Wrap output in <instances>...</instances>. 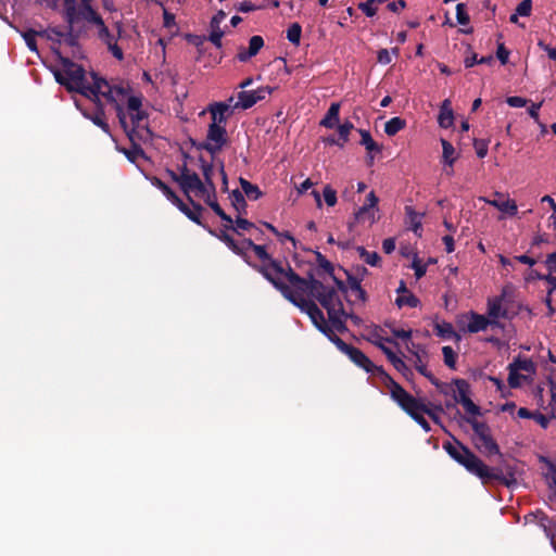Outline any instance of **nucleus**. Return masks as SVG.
I'll return each mask as SVG.
<instances>
[{
  "mask_svg": "<svg viewBox=\"0 0 556 556\" xmlns=\"http://www.w3.org/2000/svg\"><path fill=\"white\" fill-rule=\"evenodd\" d=\"M375 0H367L366 2L358 3V9L367 16L372 17L377 13V8L374 7Z\"/></svg>",
  "mask_w": 556,
  "mask_h": 556,
  "instance_id": "obj_62",
  "label": "nucleus"
},
{
  "mask_svg": "<svg viewBox=\"0 0 556 556\" xmlns=\"http://www.w3.org/2000/svg\"><path fill=\"white\" fill-rule=\"evenodd\" d=\"M227 142L228 136L225 126L211 123L207 129L206 141L199 143L197 148L207 151L214 157Z\"/></svg>",
  "mask_w": 556,
  "mask_h": 556,
  "instance_id": "obj_8",
  "label": "nucleus"
},
{
  "mask_svg": "<svg viewBox=\"0 0 556 556\" xmlns=\"http://www.w3.org/2000/svg\"><path fill=\"white\" fill-rule=\"evenodd\" d=\"M96 104V110L92 112H89L87 110L83 111V114L86 118L90 119L94 125L100 127L105 134L110 135V126L105 122V114L103 104L100 100V97L98 99L93 97H89Z\"/></svg>",
  "mask_w": 556,
  "mask_h": 556,
  "instance_id": "obj_18",
  "label": "nucleus"
},
{
  "mask_svg": "<svg viewBox=\"0 0 556 556\" xmlns=\"http://www.w3.org/2000/svg\"><path fill=\"white\" fill-rule=\"evenodd\" d=\"M388 361L407 380L410 379V377H413L414 374L412 369L395 353H388Z\"/></svg>",
  "mask_w": 556,
  "mask_h": 556,
  "instance_id": "obj_36",
  "label": "nucleus"
},
{
  "mask_svg": "<svg viewBox=\"0 0 556 556\" xmlns=\"http://www.w3.org/2000/svg\"><path fill=\"white\" fill-rule=\"evenodd\" d=\"M39 36V30L28 29L23 33V38L30 51L38 52L36 37Z\"/></svg>",
  "mask_w": 556,
  "mask_h": 556,
  "instance_id": "obj_56",
  "label": "nucleus"
},
{
  "mask_svg": "<svg viewBox=\"0 0 556 556\" xmlns=\"http://www.w3.org/2000/svg\"><path fill=\"white\" fill-rule=\"evenodd\" d=\"M405 213L409 218L410 229L420 237V231L422 229L421 215L418 214L412 206H405Z\"/></svg>",
  "mask_w": 556,
  "mask_h": 556,
  "instance_id": "obj_42",
  "label": "nucleus"
},
{
  "mask_svg": "<svg viewBox=\"0 0 556 556\" xmlns=\"http://www.w3.org/2000/svg\"><path fill=\"white\" fill-rule=\"evenodd\" d=\"M243 245V251L247 254V250L251 249L254 251L255 255L262 261H268L269 265L274 258L267 253L266 248L264 245L255 244L252 239H243L240 243Z\"/></svg>",
  "mask_w": 556,
  "mask_h": 556,
  "instance_id": "obj_31",
  "label": "nucleus"
},
{
  "mask_svg": "<svg viewBox=\"0 0 556 556\" xmlns=\"http://www.w3.org/2000/svg\"><path fill=\"white\" fill-rule=\"evenodd\" d=\"M316 261L319 267L325 270L333 280L339 291L342 293H346L345 282L339 278H337L333 274L334 266L330 263L320 252L315 251Z\"/></svg>",
  "mask_w": 556,
  "mask_h": 556,
  "instance_id": "obj_23",
  "label": "nucleus"
},
{
  "mask_svg": "<svg viewBox=\"0 0 556 556\" xmlns=\"http://www.w3.org/2000/svg\"><path fill=\"white\" fill-rule=\"evenodd\" d=\"M200 168L202 170L203 180L201 179L200 188H192V191H198L200 193L216 192V186L213 181L214 175V165L212 162H207L202 155L199 157Z\"/></svg>",
  "mask_w": 556,
  "mask_h": 556,
  "instance_id": "obj_15",
  "label": "nucleus"
},
{
  "mask_svg": "<svg viewBox=\"0 0 556 556\" xmlns=\"http://www.w3.org/2000/svg\"><path fill=\"white\" fill-rule=\"evenodd\" d=\"M532 516L536 519L538 525L543 530L544 534L549 540L552 547L556 552V522L542 510H536Z\"/></svg>",
  "mask_w": 556,
  "mask_h": 556,
  "instance_id": "obj_16",
  "label": "nucleus"
},
{
  "mask_svg": "<svg viewBox=\"0 0 556 556\" xmlns=\"http://www.w3.org/2000/svg\"><path fill=\"white\" fill-rule=\"evenodd\" d=\"M442 354L444 358V364L448 368L455 369L457 358V354L455 353V351L451 346L445 345L442 348Z\"/></svg>",
  "mask_w": 556,
  "mask_h": 556,
  "instance_id": "obj_57",
  "label": "nucleus"
},
{
  "mask_svg": "<svg viewBox=\"0 0 556 556\" xmlns=\"http://www.w3.org/2000/svg\"><path fill=\"white\" fill-rule=\"evenodd\" d=\"M467 421L472 427V430L475 432V439L479 440L480 438L485 437L491 433V429L485 422L478 421L475 418H468Z\"/></svg>",
  "mask_w": 556,
  "mask_h": 556,
  "instance_id": "obj_47",
  "label": "nucleus"
},
{
  "mask_svg": "<svg viewBox=\"0 0 556 556\" xmlns=\"http://www.w3.org/2000/svg\"><path fill=\"white\" fill-rule=\"evenodd\" d=\"M394 402L409 415L426 432L431 430L430 424L424 417V403L407 391Z\"/></svg>",
  "mask_w": 556,
  "mask_h": 556,
  "instance_id": "obj_9",
  "label": "nucleus"
},
{
  "mask_svg": "<svg viewBox=\"0 0 556 556\" xmlns=\"http://www.w3.org/2000/svg\"><path fill=\"white\" fill-rule=\"evenodd\" d=\"M178 170L179 173H176L173 169H167L166 173L173 181L179 185V188L186 197H189L192 193V188H200L202 186L200 176L195 172L191 170L186 163L179 166Z\"/></svg>",
  "mask_w": 556,
  "mask_h": 556,
  "instance_id": "obj_10",
  "label": "nucleus"
},
{
  "mask_svg": "<svg viewBox=\"0 0 556 556\" xmlns=\"http://www.w3.org/2000/svg\"><path fill=\"white\" fill-rule=\"evenodd\" d=\"M253 268L261 273L293 305L300 303L299 299L306 300L305 294L312 296L316 289L324 288V283L313 274L303 278L290 266L288 270H285L279 261H273L269 265H253Z\"/></svg>",
  "mask_w": 556,
  "mask_h": 556,
  "instance_id": "obj_1",
  "label": "nucleus"
},
{
  "mask_svg": "<svg viewBox=\"0 0 556 556\" xmlns=\"http://www.w3.org/2000/svg\"><path fill=\"white\" fill-rule=\"evenodd\" d=\"M419 299L412 292L399 295L395 300V304L401 308L403 306L417 307L419 305Z\"/></svg>",
  "mask_w": 556,
  "mask_h": 556,
  "instance_id": "obj_49",
  "label": "nucleus"
},
{
  "mask_svg": "<svg viewBox=\"0 0 556 556\" xmlns=\"http://www.w3.org/2000/svg\"><path fill=\"white\" fill-rule=\"evenodd\" d=\"M379 330H381L380 328H376L370 338L368 339L374 345H376L377 348H379L381 350V352L386 355V357L388 358V353H394L389 346L386 345V343H391V344H394L396 346H399V343L396 341H394L392 338H384L382 337L380 333H379Z\"/></svg>",
  "mask_w": 556,
  "mask_h": 556,
  "instance_id": "obj_28",
  "label": "nucleus"
},
{
  "mask_svg": "<svg viewBox=\"0 0 556 556\" xmlns=\"http://www.w3.org/2000/svg\"><path fill=\"white\" fill-rule=\"evenodd\" d=\"M493 62H494V59L492 55L481 56L479 59L477 53H472L470 56H467L464 61L465 67H467V68L472 67L476 64L491 65Z\"/></svg>",
  "mask_w": 556,
  "mask_h": 556,
  "instance_id": "obj_51",
  "label": "nucleus"
},
{
  "mask_svg": "<svg viewBox=\"0 0 556 556\" xmlns=\"http://www.w3.org/2000/svg\"><path fill=\"white\" fill-rule=\"evenodd\" d=\"M504 296L505 293L503 292L501 295L488 300V316L491 320L498 318L513 319L517 314V312H511L508 307L503 306Z\"/></svg>",
  "mask_w": 556,
  "mask_h": 556,
  "instance_id": "obj_14",
  "label": "nucleus"
},
{
  "mask_svg": "<svg viewBox=\"0 0 556 556\" xmlns=\"http://www.w3.org/2000/svg\"><path fill=\"white\" fill-rule=\"evenodd\" d=\"M225 228L231 229V231L236 232L238 236H242L241 231H249L251 229H255L260 233H262V231L258 228H256L252 222L242 218L240 215L235 220L232 219V224L226 223Z\"/></svg>",
  "mask_w": 556,
  "mask_h": 556,
  "instance_id": "obj_30",
  "label": "nucleus"
},
{
  "mask_svg": "<svg viewBox=\"0 0 556 556\" xmlns=\"http://www.w3.org/2000/svg\"><path fill=\"white\" fill-rule=\"evenodd\" d=\"M508 369L516 371L523 370L533 374L535 371V364L529 358H521L520 356H517L511 363H509Z\"/></svg>",
  "mask_w": 556,
  "mask_h": 556,
  "instance_id": "obj_39",
  "label": "nucleus"
},
{
  "mask_svg": "<svg viewBox=\"0 0 556 556\" xmlns=\"http://www.w3.org/2000/svg\"><path fill=\"white\" fill-rule=\"evenodd\" d=\"M147 178L155 188L160 189L163 192V194L167 198V200L170 201L173 204H175L178 201L179 197L175 193V191L159 177L151 176Z\"/></svg>",
  "mask_w": 556,
  "mask_h": 556,
  "instance_id": "obj_33",
  "label": "nucleus"
},
{
  "mask_svg": "<svg viewBox=\"0 0 556 556\" xmlns=\"http://www.w3.org/2000/svg\"><path fill=\"white\" fill-rule=\"evenodd\" d=\"M312 298L316 299L327 311L328 321L332 325L336 331L343 333L348 330L343 320V316L345 315L343 303L334 288L324 285L323 289H316L313 292Z\"/></svg>",
  "mask_w": 556,
  "mask_h": 556,
  "instance_id": "obj_5",
  "label": "nucleus"
},
{
  "mask_svg": "<svg viewBox=\"0 0 556 556\" xmlns=\"http://www.w3.org/2000/svg\"><path fill=\"white\" fill-rule=\"evenodd\" d=\"M441 144H442V150H443L442 151L443 163L445 165H448L452 168L456 161V156H454L455 149L450 141H447L443 138L441 139Z\"/></svg>",
  "mask_w": 556,
  "mask_h": 556,
  "instance_id": "obj_41",
  "label": "nucleus"
},
{
  "mask_svg": "<svg viewBox=\"0 0 556 556\" xmlns=\"http://www.w3.org/2000/svg\"><path fill=\"white\" fill-rule=\"evenodd\" d=\"M376 211H377L376 208H370L364 204L355 213V219L358 223L368 222L371 225L377 220Z\"/></svg>",
  "mask_w": 556,
  "mask_h": 556,
  "instance_id": "obj_40",
  "label": "nucleus"
},
{
  "mask_svg": "<svg viewBox=\"0 0 556 556\" xmlns=\"http://www.w3.org/2000/svg\"><path fill=\"white\" fill-rule=\"evenodd\" d=\"M384 326L390 329L391 333L395 338L403 339V340H408L412 338V330L399 329V328L394 327L392 323H388V321L384 323Z\"/></svg>",
  "mask_w": 556,
  "mask_h": 556,
  "instance_id": "obj_60",
  "label": "nucleus"
},
{
  "mask_svg": "<svg viewBox=\"0 0 556 556\" xmlns=\"http://www.w3.org/2000/svg\"><path fill=\"white\" fill-rule=\"evenodd\" d=\"M361 135V144L365 147L368 153H380L382 146L378 144L366 129H358Z\"/></svg>",
  "mask_w": 556,
  "mask_h": 556,
  "instance_id": "obj_34",
  "label": "nucleus"
},
{
  "mask_svg": "<svg viewBox=\"0 0 556 556\" xmlns=\"http://www.w3.org/2000/svg\"><path fill=\"white\" fill-rule=\"evenodd\" d=\"M456 20L460 25H467L470 21L464 3H458L456 5Z\"/></svg>",
  "mask_w": 556,
  "mask_h": 556,
  "instance_id": "obj_63",
  "label": "nucleus"
},
{
  "mask_svg": "<svg viewBox=\"0 0 556 556\" xmlns=\"http://www.w3.org/2000/svg\"><path fill=\"white\" fill-rule=\"evenodd\" d=\"M454 384L456 387L454 400L457 403H462L463 401L469 399L470 384L465 379H455Z\"/></svg>",
  "mask_w": 556,
  "mask_h": 556,
  "instance_id": "obj_38",
  "label": "nucleus"
},
{
  "mask_svg": "<svg viewBox=\"0 0 556 556\" xmlns=\"http://www.w3.org/2000/svg\"><path fill=\"white\" fill-rule=\"evenodd\" d=\"M64 31L60 29V27H49L47 29L39 30V37L47 38L48 40H56L61 43V37H63Z\"/></svg>",
  "mask_w": 556,
  "mask_h": 556,
  "instance_id": "obj_54",
  "label": "nucleus"
},
{
  "mask_svg": "<svg viewBox=\"0 0 556 556\" xmlns=\"http://www.w3.org/2000/svg\"><path fill=\"white\" fill-rule=\"evenodd\" d=\"M75 23L76 22L67 24V31H64L63 37H61V39H63V41L70 47H78L80 30L74 29Z\"/></svg>",
  "mask_w": 556,
  "mask_h": 556,
  "instance_id": "obj_45",
  "label": "nucleus"
},
{
  "mask_svg": "<svg viewBox=\"0 0 556 556\" xmlns=\"http://www.w3.org/2000/svg\"><path fill=\"white\" fill-rule=\"evenodd\" d=\"M489 141L483 139H475L473 148L476 150L477 156L483 159L488 154Z\"/></svg>",
  "mask_w": 556,
  "mask_h": 556,
  "instance_id": "obj_64",
  "label": "nucleus"
},
{
  "mask_svg": "<svg viewBox=\"0 0 556 556\" xmlns=\"http://www.w3.org/2000/svg\"><path fill=\"white\" fill-rule=\"evenodd\" d=\"M414 356L416 358L415 361V368L416 370L426 377L432 384L439 386V380L427 369L426 365L421 362V357L418 354V352H414Z\"/></svg>",
  "mask_w": 556,
  "mask_h": 556,
  "instance_id": "obj_46",
  "label": "nucleus"
},
{
  "mask_svg": "<svg viewBox=\"0 0 556 556\" xmlns=\"http://www.w3.org/2000/svg\"><path fill=\"white\" fill-rule=\"evenodd\" d=\"M233 101V97L228 99L229 103L226 102H215L210 105V113L212 117V123H217V125H224L227 122L226 113L230 109V103Z\"/></svg>",
  "mask_w": 556,
  "mask_h": 556,
  "instance_id": "obj_22",
  "label": "nucleus"
},
{
  "mask_svg": "<svg viewBox=\"0 0 556 556\" xmlns=\"http://www.w3.org/2000/svg\"><path fill=\"white\" fill-rule=\"evenodd\" d=\"M323 197H324V200L326 202V204L328 206H334L336 203H337V192L336 190L327 185L325 186L324 190H323Z\"/></svg>",
  "mask_w": 556,
  "mask_h": 556,
  "instance_id": "obj_61",
  "label": "nucleus"
},
{
  "mask_svg": "<svg viewBox=\"0 0 556 556\" xmlns=\"http://www.w3.org/2000/svg\"><path fill=\"white\" fill-rule=\"evenodd\" d=\"M98 28V37L108 46L111 42H114L116 39L114 35L111 34L110 29L105 25L104 21L101 20L100 24H96Z\"/></svg>",
  "mask_w": 556,
  "mask_h": 556,
  "instance_id": "obj_52",
  "label": "nucleus"
},
{
  "mask_svg": "<svg viewBox=\"0 0 556 556\" xmlns=\"http://www.w3.org/2000/svg\"><path fill=\"white\" fill-rule=\"evenodd\" d=\"M301 25L299 23H293L287 29V39L293 45H299L301 40Z\"/></svg>",
  "mask_w": 556,
  "mask_h": 556,
  "instance_id": "obj_53",
  "label": "nucleus"
},
{
  "mask_svg": "<svg viewBox=\"0 0 556 556\" xmlns=\"http://www.w3.org/2000/svg\"><path fill=\"white\" fill-rule=\"evenodd\" d=\"M300 303H295L303 313L307 314L313 325L332 342L337 349L343 354L348 351L351 344L344 342L340 337L334 333L332 325L326 320L323 311L317 306L313 300H301Z\"/></svg>",
  "mask_w": 556,
  "mask_h": 556,
  "instance_id": "obj_6",
  "label": "nucleus"
},
{
  "mask_svg": "<svg viewBox=\"0 0 556 556\" xmlns=\"http://www.w3.org/2000/svg\"><path fill=\"white\" fill-rule=\"evenodd\" d=\"M337 127L339 139L345 144L349 141L351 130L354 129V125L350 121H345L342 124H338Z\"/></svg>",
  "mask_w": 556,
  "mask_h": 556,
  "instance_id": "obj_59",
  "label": "nucleus"
},
{
  "mask_svg": "<svg viewBox=\"0 0 556 556\" xmlns=\"http://www.w3.org/2000/svg\"><path fill=\"white\" fill-rule=\"evenodd\" d=\"M366 372L371 374L380 379V381L389 389L391 399L393 401L397 400L401 395H403L406 390L397 383L384 369L382 366H378L371 362V366L366 368Z\"/></svg>",
  "mask_w": 556,
  "mask_h": 556,
  "instance_id": "obj_12",
  "label": "nucleus"
},
{
  "mask_svg": "<svg viewBox=\"0 0 556 556\" xmlns=\"http://www.w3.org/2000/svg\"><path fill=\"white\" fill-rule=\"evenodd\" d=\"M187 199L191 203L192 208H190L180 198L174 205L177 206L178 210L182 212L190 220L202 226L203 228H206V225H204L201 219L203 206L194 202L193 199L191 198V194L187 197Z\"/></svg>",
  "mask_w": 556,
  "mask_h": 556,
  "instance_id": "obj_17",
  "label": "nucleus"
},
{
  "mask_svg": "<svg viewBox=\"0 0 556 556\" xmlns=\"http://www.w3.org/2000/svg\"><path fill=\"white\" fill-rule=\"evenodd\" d=\"M212 236L224 242L229 250H231L235 254L241 256L250 266L253 267L254 264H251L248 260V255L243 251V245H240L229 233L230 229H226L225 225L223 228L215 230L206 226L205 228Z\"/></svg>",
  "mask_w": 556,
  "mask_h": 556,
  "instance_id": "obj_13",
  "label": "nucleus"
},
{
  "mask_svg": "<svg viewBox=\"0 0 556 556\" xmlns=\"http://www.w3.org/2000/svg\"><path fill=\"white\" fill-rule=\"evenodd\" d=\"M406 126V122L401 117H392L384 124V132L388 136H395Z\"/></svg>",
  "mask_w": 556,
  "mask_h": 556,
  "instance_id": "obj_44",
  "label": "nucleus"
},
{
  "mask_svg": "<svg viewBox=\"0 0 556 556\" xmlns=\"http://www.w3.org/2000/svg\"><path fill=\"white\" fill-rule=\"evenodd\" d=\"M438 123L442 128H450L454 124V112L452 109V102L450 99H445L439 111Z\"/></svg>",
  "mask_w": 556,
  "mask_h": 556,
  "instance_id": "obj_25",
  "label": "nucleus"
},
{
  "mask_svg": "<svg viewBox=\"0 0 556 556\" xmlns=\"http://www.w3.org/2000/svg\"><path fill=\"white\" fill-rule=\"evenodd\" d=\"M93 83L88 88L90 96L98 99L102 96L108 102L114 105L118 122L123 128H126V113L122 102L128 96L129 87L123 85H110L108 80L92 73Z\"/></svg>",
  "mask_w": 556,
  "mask_h": 556,
  "instance_id": "obj_3",
  "label": "nucleus"
},
{
  "mask_svg": "<svg viewBox=\"0 0 556 556\" xmlns=\"http://www.w3.org/2000/svg\"><path fill=\"white\" fill-rule=\"evenodd\" d=\"M130 142H131V148L123 149L122 151L130 162H135L139 156L144 155V151L141 148V146H140L141 141H139L138 138H132V140H130Z\"/></svg>",
  "mask_w": 556,
  "mask_h": 556,
  "instance_id": "obj_43",
  "label": "nucleus"
},
{
  "mask_svg": "<svg viewBox=\"0 0 556 556\" xmlns=\"http://www.w3.org/2000/svg\"><path fill=\"white\" fill-rule=\"evenodd\" d=\"M494 195L498 199H493V200L483 199V200L485 201V203L490 204L491 206L496 207L498 211L506 213L510 216H514L517 214L518 207L514 200H511V199L503 200L502 199L503 195L500 192H495Z\"/></svg>",
  "mask_w": 556,
  "mask_h": 556,
  "instance_id": "obj_21",
  "label": "nucleus"
},
{
  "mask_svg": "<svg viewBox=\"0 0 556 556\" xmlns=\"http://www.w3.org/2000/svg\"><path fill=\"white\" fill-rule=\"evenodd\" d=\"M476 447L485 455H501L498 444L492 438V434H488L485 437L475 439Z\"/></svg>",
  "mask_w": 556,
  "mask_h": 556,
  "instance_id": "obj_26",
  "label": "nucleus"
},
{
  "mask_svg": "<svg viewBox=\"0 0 556 556\" xmlns=\"http://www.w3.org/2000/svg\"><path fill=\"white\" fill-rule=\"evenodd\" d=\"M64 3V20L67 24L77 22V7L76 0H63Z\"/></svg>",
  "mask_w": 556,
  "mask_h": 556,
  "instance_id": "obj_48",
  "label": "nucleus"
},
{
  "mask_svg": "<svg viewBox=\"0 0 556 556\" xmlns=\"http://www.w3.org/2000/svg\"><path fill=\"white\" fill-rule=\"evenodd\" d=\"M63 72H55V80L70 91H78L86 97H91L88 88L91 85L86 84V72L84 67L76 64L68 58H60Z\"/></svg>",
  "mask_w": 556,
  "mask_h": 556,
  "instance_id": "obj_7",
  "label": "nucleus"
},
{
  "mask_svg": "<svg viewBox=\"0 0 556 556\" xmlns=\"http://www.w3.org/2000/svg\"><path fill=\"white\" fill-rule=\"evenodd\" d=\"M443 448L451 458L465 467L468 472L481 479L483 483L498 481L508 488L517 483L515 465L511 463L504 462L502 465L491 468L486 466L469 447L456 439H454V442H444Z\"/></svg>",
  "mask_w": 556,
  "mask_h": 556,
  "instance_id": "obj_2",
  "label": "nucleus"
},
{
  "mask_svg": "<svg viewBox=\"0 0 556 556\" xmlns=\"http://www.w3.org/2000/svg\"><path fill=\"white\" fill-rule=\"evenodd\" d=\"M359 257L370 266H377L380 262V256L377 252H369L364 247H357Z\"/></svg>",
  "mask_w": 556,
  "mask_h": 556,
  "instance_id": "obj_50",
  "label": "nucleus"
},
{
  "mask_svg": "<svg viewBox=\"0 0 556 556\" xmlns=\"http://www.w3.org/2000/svg\"><path fill=\"white\" fill-rule=\"evenodd\" d=\"M339 115H340V103L333 102L330 104L326 115L319 122V125L332 129L339 124Z\"/></svg>",
  "mask_w": 556,
  "mask_h": 556,
  "instance_id": "obj_27",
  "label": "nucleus"
},
{
  "mask_svg": "<svg viewBox=\"0 0 556 556\" xmlns=\"http://www.w3.org/2000/svg\"><path fill=\"white\" fill-rule=\"evenodd\" d=\"M226 13L223 10H219L211 20V34L208 40L216 47L222 48V38L224 36V31L220 28L222 22L225 20Z\"/></svg>",
  "mask_w": 556,
  "mask_h": 556,
  "instance_id": "obj_20",
  "label": "nucleus"
},
{
  "mask_svg": "<svg viewBox=\"0 0 556 556\" xmlns=\"http://www.w3.org/2000/svg\"><path fill=\"white\" fill-rule=\"evenodd\" d=\"M264 47V39L262 36L254 35L249 40V53L253 54L254 56L261 51V49Z\"/></svg>",
  "mask_w": 556,
  "mask_h": 556,
  "instance_id": "obj_58",
  "label": "nucleus"
},
{
  "mask_svg": "<svg viewBox=\"0 0 556 556\" xmlns=\"http://www.w3.org/2000/svg\"><path fill=\"white\" fill-rule=\"evenodd\" d=\"M346 274V292L350 290L352 293L355 294L356 300L361 301L363 304H365L368 300L367 292L363 289L361 282L362 279H359L356 276L351 275L349 271L344 270Z\"/></svg>",
  "mask_w": 556,
  "mask_h": 556,
  "instance_id": "obj_24",
  "label": "nucleus"
},
{
  "mask_svg": "<svg viewBox=\"0 0 556 556\" xmlns=\"http://www.w3.org/2000/svg\"><path fill=\"white\" fill-rule=\"evenodd\" d=\"M80 18L93 25L100 24L101 20H103L102 16L92 7V4L79 5V8L77 9V22Z\"/></svg>",
  "mask_w": 556,
  "mask_h": 556,
  "instance_id": "obj_29",
  "label": "nucleus"
},
{
  "mask_svg": "<svg viewBox=\"0 0 556 556\" xmlns=\"http://www.w3.org/2000/svg\"><path fill=\"white\" fill-rule=\"evenodd\" d=\"M437 334L444 339H451L452 337L456 336L453 325L450 323H442L435 325Z\"/></svg>",
  "mask_w": 556,
  "mask_h": 556,
  "instance_id": "obj_55",
  "label": "nucleus"
},
{
  "mask_svg": "<svg viewBox=\"0 0 556 556\" xmlns=\"http://www.w3.org/2000/svg\"><path fill=\"white\" fill-rule=\"evenodd\" d=\"M229 200L233 208L239 215L247 214V201L244 194L239 189H235L229 193Z\"/></svg>",
  "mask_w": 556,
  "mask_h": 556,
  "instance_id": "obj_35",
  "label": "nucleus"
},
{
  "mask_svg": "<svg viewBox=\"0 0 556 556\" xmlns=\"http://www.w3.org/2000/svg\"><path fill=\"white\" fill-rule=\"evenodd\" d=\"M271 92L273 88L269 86L260 87L256 90H241L237 96L238 101L233 104L232 109L248 110L257 102L263 101Z\"/></svg>",
  "mask_w": 556,
  "mask_h": 556,
  "instance_id": "obj_11",
  "label": "nucleus"
},
{
  "mask_svg": "<svg viewBox=\"0 0 556 556\" xmlns=\"http://www.w3.org/2000/svg\"><path fill=\"white\" fill-rule=\"evenodd\" d=\"M469 323L467 325V330L470 333H477L480 331H484L488 326H496L500 327L501 324L497 320H491L484 315L478 314L476 312H470L468 314Z\"/></svg>",
  "mask_w": 556,
  "mask_h": 556,
  "instance_id": "obj_19",
  "label": "nucleus"
},
{
  "mask_svg": "<svg viewBox=\"0 0 556 556\" xmlns=\"http://www.w3.org/2000/svg\"><path fill=\"white\" fill-rule=\"evenodd\" d=\"M344 354L365 371L368 366H371V361L359 349L353 345H351Z\"/></svg>",
  "mask_w": 556,
  "mask_h": 556,
  "instance_id": "obj_32",
  "label": "nucleus"
},
{
  "mask_svg": "<svg viewBox=\"0 0 556 556\" xmlns=\"http://www.w3.org/2000/svg\"><path fill=\"white\" fill-rule=\"evenodd\" d=\"M142 98L130 96L127 99V110L129 113L131 127L126 123V128H123L129 140L138 138L143 143L152 140L153 134L148 125V114L141 110Z\"/></svg>",
  "mask_w": 556,
  "mask_h": 556,
  "instance_id": "obj_4",
  "label": "nucleus"
},
{
  "mask_svg": "<svg viewBox=\"0 0 556 556\" xmlns=\"http://www.w3.org/2000/svg\"><path fill=\"white\" fill-rule=\"evenodd\" d=\"M239 182L243 194L247 195L250 200L255 201L262 197L263 193L256 185L242 177L239 178Z\"/></svg>",
  "mask_w": 556,
  "mask_h": 556,
  "instance_id": "obj_37",
  "label": "nucleus"
}]
</instances>
